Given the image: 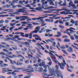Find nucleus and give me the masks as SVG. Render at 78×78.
Segmentation results:
<instances>
[{"instance_id": "4468645a", "label": "nucleus", "mask_w": 78, "mask_h": 78, "mask_svg": "<svg viewBox=\"0 0 78 78\" xmlns=\"http://www.w3.org/2000/svg\"><path fill=\"white\" fill-rule=\"evenodd\" d=\"M42 8H41V7H37L35 8V10H37V11H42Z\"/></svg>"}, {"instance_id": "f03ea898", "label": "nucleus", "mask_w": 78, "mask_h": 78, "mask_svg": "<svg viewBox=\"0 0 78 78\" xmlns=\"http://www.w3.org/2000/svg\"><path fill=\"white\" fill-rule=\"evenodd\" d=\"M2 72L3 73H5L6 72H12V70H10L9 68H5L2 69Z\"/></svg>"}, {"instance_id": "bb28decb", "label": "nucleus", "mask_w": 78, "mask_h": 78, "mask_svg": "<svg viewBox=\"0 0 78 78\" xmlns=\"http://www.w3.org/2000/svg\"><path fill=\"white\" fill-rule=\"evenodd\" d=\"M33 37H38L39 36L37 34H33Z\"/></svg>"}, {"instance_id": "774afa93", "label": "nucleus", "mask_w": 78, "mask_h": 78, "mask_svg": "<svg viewBox=\"0 0 78 78\" xmlns=\"http://www.w3.org/2000/svg\"><path fill=\"white\" fill-rule=\"evenodd\" d=\"M25 63L26 64H28L29 63V61L28 60L25 61Z\"/></svg>"}, {"instance_id": "5fc2aeb1", "label": "nucleus", "mask_w": 78, "mask_h": 78, "mask_svg": "<svg viewBox=\"0 0 78 78\" xmlns=\"http://www.w3.org/2000/svg\"><path fill=\"white\" fill-rule=\"evenodd\" d=\"M5 23H9V21L7 20H6L5 21Z\"/></svg>"}, {"instance_id": "7c9ffc66", "label": "nucleus", "mask_w": 78, "mask_h": 78, "mask_svg": "<svg viewBox=\"0 0 78 78\" xmlns=\"http://www.w3.org/2000/svg\"><path fill=\"white\" fill-rule=\"evenodd\" d=\"M58 27H59L60 28H62V29H64V27L61 25H59Z\"/></svg>"}, {"instance_id": "a211bd4d", "label": "nucleus", "mask_w": 78, "mask_h": 78, "mask_svg": "<svg viewBox=\"0 0 78 78\" xmlns=\"http://www.w3.org/2000/svg\"><path fill=\"white\" fill-rule=\"evenodd\" d=\"M14 47H13L12 48L14 50H16L18 49V48H17V45H14Z\"/></svg>"}, {"instance_id": "c9c22d12", "label": "nucleus", "mask_w": 78, "mask_h": 78, "mask_svg": "<svg viewBox=\"0 0 78 78\" xmlns=\"http://www.w3.org/2000/svg\"><path fill=\"white\" fill-rule=\"evenodd\" d=\"M70 33V34H72V33H75L76 31H73V30H69Z\"/></svg>"}, {"instance_id": "e2e57ef3", "label": "nucleus", "mask_w": 78, "mask_h": 78, "mask_svg": "<svg viewBox=\"0 0 78 78\" xmlns=\"http://www.w3.org/2000/svg\"><path fill=\"white\" fill-rule=\"evenodd\" d=\"M61 48L62 49H65V46H62L61 47Z\"/></svg>"}, {"instance_id": "6ab92c4d", "label": "nucleus", "mask_w": 78, "mask_h": 78, "mask_svg": "<svg viewBox=\"0 0 78 78\" xmlns=\"http://www.w3.org/2000/svg\"><path fill=\"white\" fill-rule=\"evenodd\" d=\"M8 65L7 64H3V65L2 64H1V67H5L6 66H8Z\"/></svg>"}, {"instance_id": "0e129e2a", "label": "nucleus", "mask_w": 78, "mask_h": 78, "mask_svg": "<svg viewBox=\"0 0 78 78\" xmlns=\"http://www.w3.org/2000/svg\"><path fill=\"white\" fill-rule=\"evenodd\" d=\"M22 55L20 54H18L17 55V57H18V58H20V57H21Z\"/></svg>"}, {"instance_id": "4c0bfd02", "label": "nucleus", "mask_w": 78, "mask_h": 78, "mask_svg": "<svg viewBox=\"0 0 78 78\" xmlns=\"http://www.w3.org/2000/svg\"><path fill=\"white\" fill-rule=\"evenodd\" d=\"M32 23L33 24V25H39V23H34V22H32Z\"/></svg>"}, {"instance_id": "bf43d9fd", "label": "nucleus", "mask_w": 78, "mask_h": 78, "mask_svg": "<svg viewBox=\"0 0 78 78\" xmlns=\"http://www.w3.org/2000/svg\"><path fill=\"white\" fill-rule=\"evenodd\" d=\"M6 40L7 41H9L10 40H11V38L10 37H8L6 38Z\"/></svg>"}, {"instance_id": "f704fd0d", "label": "nucleus", "mask_w": 78, "mask_h": 78, "mask_svg": "<svg viewBox=\"0 0 78 78\" xmlns=\"http://www.w3.org/2000/svg\"><path fill=\"white\" fill-rule=\"evenodd\" d=\"M53 2L52 1V0L50 1V5H54V4L53 3Z\"/></svg>"}, {"instance_id": "13d9d810", "label": "nucleus", "mask_w": 78, "mask_h": 78, "mask_svg": "<svg viewBox=\"0 0 78 78\" xmlns=\"http://www.w3.org/2000/svg\"><path fill=\"white\" fill-rule=\"evenodd\" d=\"M59 23H60V24H64V22H63V21H59Z\"/></svg>"}, {"instance_id": "864d4df0", "label": "nucleus", "mask_w": 78, "mask_h": 78, "mask_svg": "<svg viewBox=\"0 0 78 78\" xmlns=\"http://www.w3.org/2000/svg\"><path fill=\"white\" fill-rule=\"evenodd\" d=\"M52 45H53V47H56L55 45H56V43L55 42H53V43L52 44Z\"/></svg>"}, {"instance_id": "a19ab883", "label": "nucleus", "mask_w": 78, "mask_h": 78, "mask_svg": "<svg viewBox=\"0 0 78 78\" xmlns=\"http://www.w3.org/2000/svg\"><path fill=\"white\" fill-rule=\"evenodd\" d=\"M3 22H4V20H2L0 21V24L3 23Z\"/></svg>"}, {"instance_id": "603ef678", "label": "nucleus", "mask_w": 78, "mask_h": 78, "mask_svg": "<svg viewBox=\"0 0 78 78\" xmlns=\"http://www.w3.org/2000/svg\"><path fill=\"white\" fill-rule=\"evenodd\" d=\"M42 19V17H38V18H36V20H40V19Z\"/></svg>"}, {"instance_id": "a878e982", "label": "nucleus", "mask_w": 78, "mask_h": 78, "mask_svg": "<svg viewBox=\"0 0 78 78\" xmlns=\"http://www.w3.org/2000/svg\"><path fill=\"white\" fill-rule=\"evenodd\" d=\"M48 53L51 58H53V54L51 52H48Z\"/></svg>"}, {"instance_id": "2eb2a0df", "label": "nucleus", "mask_w": 78, "mask_h": 78, "mask_svg": "<svg viewBox=\"0 0 78 78\" xmlns=\"http://www.w3.org/2000/svg\"><path fill=\"white\" fill-rule=\"evenodd\" d=\"M63 62H62V65L64 67H65V65H66V61L65 60H62Z\"/></svg>"}, {"instance_id": "69168bd1", "label": "nucleus", "mask_w": 78, "mask_h": 78, "mask_svg": "<svg viewBox=\"0 0 78 78\" xmlns=\"http://www.w3.org/2000/svg\"><path fill=\"white\" fill-rule=\"evenodd\" d=\"M12 74L13 75H14V76L16 75V73H14V72H12Z\"/></svg>"}, {"instance_id": "aec40b11", "label": "nucleus", "mask_w": 78, "mask_h": 78, "mask_svg": "<svg viewBox=\"0 0 78 78\" xmlns=\"http://www.w3.org/2000/svg\"><path fill=\"white\" fill-rule=\"evenodd\" d=\"M45 65V62H42L41 63L39 66H40V67H42V66H44Z\"/></svg>"}, {"instance_id": "8fccbe9b", "label": "nucleus", "mask_w": 78, "mask_h": 78, "mask_svg": "<svg viewBox=\"0 0 78 78\" xmlns=\"http://www.w3.org/2000/svg\"><path fill=\"white\" fill-rule=\"evenodd\" d=\"M24 37H29V34H25Z\"/></svg>"}, {"instance_id": "052dcab7", "label": "nucleus", "mask_w": 78, "mask_h": 78, "mask_svg": "<svg viewBox=\"0 0 78 78\" xmlns=\"http://www.w3.org/2000/svg\"><path fill=\"white\" fill-rule=\"evenodd\" d=\"M78 21H76L75 23V25L76 26H78Z\"/></svg>"}, {"instance_id": "7ed1b4c3", "label": "nucleus", "mask_w": 78, "mask_h": 78, "mask_svg": "<svg viewBox=\"0 0 78 78\" xmlns=\"http://www.w3.org/2000/svg\"><path fill=\"white\" fill-rule=\"evenodd\" d=\"M49 70L50 72H53L54 73V75H57V76L58 77H59V74L56 71H55V69H51L50 67H49V66H48V67Z\"/></svg>"}, {"instance_id": "dca6fc26", "label": "nucleus", "mask_w": 78, "mask_h": 78, "mask_svg": "<svg viewBox=\"0 0 78 78\" xmlns=\"http://www.w3.org/2000/svg\"><path fill=\"white\" fill-rule=\"evenodd\" d=\"M64 42H70V40L68 38H66L64 39Z\"/></svg>"}, {"instance_id": "e433bc0d", "label": "nucleus", "mask_w": 78, "mask_h": 78, "mask_svg": "<svg viewBox=\"0 0 78 78\" xmlns=\"http://www.w3.org/2000/svg\"><path fill=\"white\" fill-rule=\"evenodd\" d=\"M20 34H21V36H23V37H25V36H24V33L23 32L20 33Z\"/></svg>"}, {"instance_id": "39448f33", "label": "nucleus", "mask_w": 78, "mask_h": 78, "mask_svg": "<svg viewBox=\"0 0 78 78\" xmlns=\"http://www.w3.org/2000/svg\"><path fill=\"white\" fill-rule=\"evenodd\" d=\"M27 8L25 7H23V9H20L17 10V12H23V11H25V9H26Z\"/></svg>"}, {"instance_id": "680f3d73", "label": "nucleus", "mask_w": 78, "mask_h": 78, "mask_svg": "<svg viewBox=\"0 0 78 78\" xmlns=\"http://www.w3.org/2000/svg\"><path fill=\"white\" fill-rule=\"evenodd\" d=\"M71 6L72 7H73V8H75L76 7V6L75 5V4H73L71 5Z\"/></svg>"}, {"instance_id": "b1692460", "label": "nucleus", "mask_w": 78, "mask_h": 78, "mask_svg": "<svg viewBox=\"0 0 78 78\" xmlns=\"http://www.w3.org/2000/svg\"><path fill=\"white\" fill-rule=\"evenodd\" d=\"M45 21L46 22H49V23H51V20H50L49 19H45Z\"/></svg>"}, {"instance_id": "2f4dec72", "label": "nucleus", "mask_w": 78, "mask_h": 78, "mask_svg": "<svg viewBox=\"0 0 78 78\" xmlns=\"http://www.w3.org/2000/svg\"><path fill=\"white\" fill-rule=\"evenodd\" d=\"M52 30H49V29H46V33H48V32H50V31H51Z\"/></svg>"}, {"instance_id": "f8f14e48", "label": "nucleus", "mask_w": 78, "mask_h": 78, "mask_svg": "<svg viewBox=\"0 0 78 78\" xmlns=\"http://www.w3.org/2000/svg\"><path fill=\"white\" fill-rule=\"evenodd\" d=\"M58 65L60 67V69H62V70H64V67L62 65V63H58Z\"/></svg>"}, {"instance_id": "4be33fe9", "label": "nucleus", "mask_w": 78, "mask_h": 78, "mask_svg": "<svg viewBox=\"0 0 78 78\" xmlns=\"http://www.w3.org/2000/svg\"><path fill=\"white\" fill-rule=\"evenodd\" d=\"M17 2L16 0H14L12 1V3L11 4V6H13L15 3H17Z\"/></svg>"}, {"instance_id": "4d7b16f0", "label": "nucleus", "mask_w": 78, "mask_h": 78, "mask_svg": "<svg viewBox=\"0 0 78 78\" xmlns=\"http://www.w3.org/2000/svg\"><path fill=\"white\" fill-rule=\"evenodd\" d=\"M21 23H22L23 24H27V23L25 21L21 22Z\"/></svg>"}, {"instance_id": "338daca9", "label": "nucleus", "mask_w": 78, "mask_h": 78, "mask_svg": "<svg viewBox=\"0 0 78 78\" xmlns=\"http://www.w3.org/2000/svg\"><path fill=\"white\" fill-rule=\"evenodd\" d=\"M23 28L24 27H20L18 28V29L19 30H22V29H23Z\"/></svg>"}, {"instance_id": "ddd939ff", "label": "nucleus", "mask_w": 78, "mask_h": 78, "mask_svg": "<svg viewBox=\"0 0 78 78\" xmlns=\"http://www.w3.org/2000/svg\"><path fill=\"white\" fill-rule=\"evenodd\" d=\"M39 30H40V27H36V29L35 30V32H36V33H37L39 31Z\"/></svg>"}, {"instance_id": "a18cd8bd", "label": "nucleus", "mask_w": 78, "mask_h": 78, "mask_svg": "<svg viewBox=\"0 0 78 78\" xmlns=\"http://www.w3.org/2000/svg\"><path fill=\"white\" fill-rule=\"evenodd\" d=\"M68 37L66 35H63L62 36V38L63 39L64 38H67Z\"/></svg>"}, {"instance_id": "37998d69", "label": "nucleus", "mask_w": 78, "mask_h": 78, "mask_svg": "<svg viewBox=\"0 0 78 78\" xmlns=\"http://www.w3.org/2000/svg\"><path fill=\"white\" fill-rule=\"evenodd\" d=\"M30 78V76L26 75L24 76L23 78Z\"/></svg>"}, {"instance_id": "79ce46f5", "label": "nucleus", "mask_w": 78, "mask_h": 78, "mask_svg": "<svg viewBox=\"0 0 78 78\" xmlns=\"http://www.w3.org/2000/svg\"><path fill=\"white\" fill-rule=\"evenodd\" d=\"M12 69H13L14 70H17V68H16V67L14 66H12Z\"/></svg>"}, {"instance_id": "49530a36", "label": "nucleus", "mask_w": 78, "mask_h": 78, "mask_svg": "<svg viewBox=\"0 0 78 78\" xmlns=\"http://www.w3.org/2000/svg\"><path fill=\"white\" fill-rule=\"evenodd\" d=\"M12 41H15L16 42L17 41V40H16V38L15 37H13L12 38Z\"/></svg>"}, {"instance_id": "09e8293b", "label": "nucleus", "mask_w": 78, "mask_h": 78, "mask_svg": "<svg viewBox=\"0 0 78 78\" xmlns=\"http://www.w3.org/2000/svg\"><path fill=\"white\" fill-rule=\"evenodd\" d=\"M16 42H17V43H18L19 44H22V42H20L19 41H17V40H16Z\"/></svg>"}, {"instance_id": "412c9836", "label": "nucleus", "mask_w": 78, "mask_h": 78, "mask_svg": "<svg viewBox=\"0 0 78 78\" xmlns=\"http://www.w3.org/2000/svg\"><path fill=\"white\" fill-rule=\"evenodd\" d=\"M33 36V34H31V33H30L29 34V39H32V36Z\"/></svg>"}, {"instance_id": "20e7f679", "label": "nucleus", "mask_w": 78, "mask_h": 78, "mask_svg": "<svg viewBox=\"0 0 78 78\" xmlns=\"http://www.w3.org/2000/svg\"><path fill=\"white\" fill-rule=\"evenodd\" d=\"M56 72H57V73H58V74H59V76L58 77V74H57V77H59V76H60V77H61V78H63V76H62V74H61V71H59V70H58V69H56Z\"/></svg>"}, {"instance_id": "cd10ccee", "label": "nucleus", "mask_w": 78, "mask_h": 78, "mask_svg": "<svg viewBox=\"0 0 78 78\" xmlns=\"http://www.w3.org/2000/svg\"><path fill=\"white\" fill-rule=\"evenodd\" d=\"M73 4V2L72 1H70V2L69 3V7H71V5Z\"/></svg>"}, {"instance_id": "473e14b6", "label": "nucleus", "mask_w": 78, "mask_h": 78, "mask_svg": "<svg viewBox=\"0 0 78 78\" xmlns=\"http://www.w3.org/2000/svg\"><path fill=\"white\" fill-rule=\"evenodd\" d=\"M5 16H6V17H8V16H9V15H1L0 16V17H5Z\"/></svg>"}, {"instance_id": "c85d7f7f", "label": "nucleus", "mask_w": 78, "mask_h": 78, "mask_svg": "<svg viewBox=\"0 0 78 78\" xmlns=\"http://www.w3.org/2000/svg\"><path fill=\"white\" fill-rule=\"evenodd\" d=\"M62 51H63V53H65V54H66L67 55H69V54L68 53H67V51H66L63 50H62Z\"/></svg>"}, {"instance_id": "9d476101", "label": "nucleus", "mask_w": 78, "mask_h": 78, "mask_svg": "<svg viewBox=\"0 0 78 78\" xmlns=\"http://www.w3.org/2000/svg\"><path fill=\"white\" fill-rule=\"evenodd\" d=\"M67 50L69 53H72L73 52V49L71 47H69V49H68Z\"/></svg>"}, {"instance_id": "393cba45", "label": "nucleus", "mask_w": 78, "mask_h": 78, "mask_svg": "<svg viewBox=\"0 0 78 78\" xmlns=\"http://www.w3.org/2000/svg\"><path fill=\"white\" fill-rule=\"evenodd\" d=\"M33 58L34 59L33 61V62L34 64H36V62H37V59H36V58H35L34 57Z\"/></svg>"}, {"instance_id": "f257e3e1", "label": "nucleus", "mask_w": 78, "mask_h": 78, "mask_svg": "<svg viewBox=\"0 0 78 78\" xmlns=\"http://www.w3.org/2000/svg\"><path fill=\"white\" fill-rule=\"evenodd\" d=\"M27 69H24V71H27V72H25V73H27V75H30L31 74V73L29 72H34V70H33V68H32L31 66L30 65H29L27 67Z\"/></svg>"}, {"instance_id": "58836bf2", "label": "nucleus", "mask_w": 78, "mask_h": 78, "mask_svg": "<svg viewBox=\"0 0 78 78\" xmlns=\"http://www.w3.org/2000/svg\"><path fill=\"white\" fill-rule=\"evenodd\" d=\"M10 25L11 27H13V26H14L15 25H16V23H10Z\"/></svg>"}, {"instance_id": "1a4fd4ad", "label": "nucleus", "mask_w": 78, "mask_h": 78, "mask_svg": "<svg viewBox=\"0 0 78 78\" xmlns=\"http://www.w3.org/2000/svg\"><path fill=\"white\" fill-rule=\"evenodd\" d=\"M35 48H36V50H37V52L39 54H40V55H43V54H42V53H41V51L40 50V49H39V48L36 47H35Z\"/></svg>"}, {"instance_id": "9b49d317", "label": "nucleus", "mask_w": 78, "mask_h": 78, "mask_svg": "<svg viewBox=\"0 0 78 78\" xmlns=\"http://www.w3.org/2000/svg\"><path fill=\"white\" fill-rule=\"evenodd\" d=\"M23 64V63L20 62V61L19 60H18L16 63L17 66H21Z\"/></svg>"}, {"instance_id": "6e6552de", "label": "nucleus", "mask_w": 78, "mask_h": 78, "mask_svg": "<svg viewBox=\"0 0 78 78\" xmlns=\"http://www.w3.org/2000/svg\"><path fill=\"white\" fill-rule=\"evenodd\" d=\"M66 33H67V34L70 36L71 40L72 41H74V40L75 39L74 38V37H73V36L70 35V33L69 32H66Z\"/></svg>"}, {"instance_id": "6e6d98bb", "label": "nucleus", "mask_w": 78, "mask_h": 78, "mask_svg": "<svg viewBox=\"0 0 78 78\" xmlns=\"http://www.w3.org/2000/svg\"><path fill=\"white\" fill-rule=\"evenodd\" d=\"M66 5H67L66 3H63V6H64V7H65V6H66Z\"/></svg>"}, {"instance_id": "72a5a7b5", "label": "nucleus", "mask_w": 78, "mask_h": 78, "mask_svg": "<svg viewBox=\"0 0 78 78\" xmlns=\"http://www.w3.org/2000/svg\"><path fill=\"white\" fill-rule=\"evenodd\" d=\"M41 3H42V5H45V0H41Z\"/></svg>"}, {"instance_id": "ea45409f", "label": "nucleus", "mask_w": 78, "mask_h": 78, "mask_svg": "<svg viewBox=\"0 0 78 78\" xmlns=\"http://www.w3.org/2000/svg\"><path fill=\"white\" fill-rule=\"evenodd\" d=\"M57 34H58L60 37V36H61V33L59 32H57Z\"/></svg>"}, {"instance_id": "c756f323", "label": "nucleus", "mask_w": 78, "mask_h": 78, "mask_svg": "<svg viewBox=\"0 0 78 78\" xmlns=\"http://www.w3.org/2000/svg\"><path fill=\"white\" fill-rule=\"evenodd\" d=\"M27 25H28V26H29V27L30 28V29H32V28H33V26H31L32 25L31 24H28Z\"/></svg>"}, {"instance_id": "423d86ee", "label": "nucleus", "mask_w": 78, "mask_h": 78, "mask_svg": "<svg viewBox=\"0 0 78 78\" xmlns=\"http://www.w3.org/2000/svg\"><path fill=\"white\" fill-rule=\"evenodd\" d=\"M22 43L23 44H24L27 47H28V48L30 47V43L28 42H22Z\"/></svg>"}, {"instance_id": "5701e85b", "label": "nucleus", "mask_w": 78, "mask_h": 78, "mask_svg": "<svg viewBox=\"0 0 78 78\" xmlns=\"http://www.w3.org/2000/svg\"><path fill=\"white\" fill-rule=\"evenodd\" d=\"M35 39L36 40V41H42V39H41V38L40 37H36L35 38Z\"/></svg>"}, {"instance_id": "3c124183", "label": "nucleus", "mask_w": 78, "mask_h": 78, "mask_svg": "<svg viewBox=\"0 0 78 78\" xmlns=\"http://www.w3.org/2000/svg\"><path fill=\"white\" fill-rule=\"evenodd\" d=\"M24 68L23 67H21L20 68H17V70H21L22 69H23Z\"/></svg>"}, {"instance_id": "f3484780", "label": "nucleus", "mask_w": 78, "mask_h": 78, "mask_svg": "<svg viewBox=\"0 0 78 78\" xmlns=\"http://www.w3.org/2000/svg\"><path fill=\"white\" fill-rule=\"evenodd\" d=\"M5 58L6 59H8L9 60V61H10V64H14V63H13V62H12V60H11V59H10V58H9V57H5Z\"/></svg>"}, {"instance_id": "0eeeda50", "label": "nucleus", "mask_w": 78, "mask_h": 78, "mask_svg": "<svg viewBox=\"0 0 78 78\" xmlns=\"http://www.w3.org/2000/svg\"><path fill=\"white\" fill-rule=\"evenodd\" d=\"M61 17H57L55 18V16H52V17H50L49 19H51V22H53V19H60Z\"/></svg>"}, {"instance_id": "c03bdc74", "label": "nucleus", "mask_w": 78, "mask_h": 78, "mask_svg": "<svg viewBox=\"0 0 78 78\" xmlns=\"http://www.w3.org/2000/svg\"><path fill=\"white\" fill-rule=\"evenodd\" d=\"M70 22L72 23V24L75 23V21L73 20H71V21H70Z\"/></svg>"}, {"instance_id": "de8ad7c7", "label": "nucleus", "mask_w": 78, "mask_h": 78, "mask_svg": "<svg viewBox=\"0 0 78 78\" xmlns=\"http://www.w3.org/2000/svg\"><path fill=\"white\" fill-rule=\"evenodd\" d=\"M48 65H45L44 64V65L43 66L44 67L45 69H47V67H48Z\"/></svg>"}]
</instances>
